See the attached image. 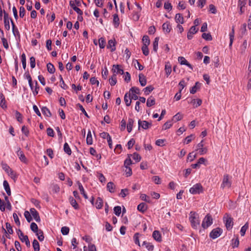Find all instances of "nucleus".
<instances>
[{
	"instance_id": "nucleus-1",
	"label": "nucleus",
	"mask_w": 251,
	"mask_h": 251,
	"mask_svg": "<svg viewBox=\"0 0 251 251\" xmlns=\"http://www.w3.org/2000/svg\"><path fill=\"white\" fill-rule=\"evenodd\" d=\"M199 215L196 212L191 211L190 213L189 220L193 228L197 229L200 225V220Z\"/></svg>"
},
{
	"instance_id": "nucleus-2",
	"label": "nucleus",
	"mask_w": 251,
	"mask_h": 251,
	"mask_svg": "<svg viewBox=\"0 0 251 251\" xmlns=\"http://www.w3.org/2000/svg\"><path fill=\"white\" fill-rule=\"evenodd\" d=\"M223 220L225 222L226 229L228 230H230L233 225V218L229 214L226 213L223 217Z\"/></svg>"
},
{
	"instance_id": "nucleus-3",
	"label": "nucleus",
	"mask_w": 251,
	"mask_h": 251,
	"mask_svg": "<svg viewBox=\"0 0 251 251\" xmlns=\"http://www.w3.org/2000/svg\"><path fill=\"white\" fill-rule=\"evenodd\" d=\"M231 181L230 180V177L228 175H224L221 187L222 189H224L226 187L229 188L231 187Z\"/></svg>"
},
{
	"instance_id": "nucleus-4",
	"label": "nucleus",
	"mask_w": 251,
	"mask_h": 251,
	"mask_svg": "<svg viewBox=\"0 0 251 251\" xmlns=\"http://www.w3.org/2000/svg\"><path fill=\"white\" fill-rule=\"evenodd\" d=\"M212 223L213 219L211 216L210 214H208L203 219L202 222L201 226L203 228L205 229L209 227L210 226H211L212 224Z\"/></svg>"
},
{
	"instance_id": "nucleus-5",
	"label": "nucleus",
	"mask_w": 251,
	"mask_h": 251,
	"mask_svg": "<svg viewBox=\"0 0 251 251\" xmlns=\"http://www.w3.org/2000/svg\"><path fill=\"white\" fill-rule=\"evenodd\" d=\"M189 192L192 194H198L203 192V187L200 183H197L191 187Z\"/></svg>"
},
{
	"instance_id": "nucleus-6",
	"label": "nucleus",
	"mask_w": 251,
	"mask_h": 251,
	"mask_svg": "<svg viewBox=\"0 0 251 251\" xmlns=\"http://www.w3.org/2000/svg\"><path fill=\"white\" fill-rule=\"evenodd\" d=\"M18 234L21 241L22 242H25L26 246L27 247H29L30 246V244L28 236L27 235H24V233L20 229L18 230Z\"/></svg>"
},
{
	"instance_id": "nucleus-7",
	"label": "nucleus",
	"mask_w": 251,
	"mask_h": 251,
	"mask_svg": "<svg viewBox=\"0 0 251 251\" xmlns=\"http://www.w3.org/2000/svg\"><path fill=\"white\" fill-rule=\"evenodd\" d=\"M223 232V230L220 227L213 229L210 233V238L214 239L219 237Z\"/></svg>"
},
{
	"instance_id": "nucleus-8",
	"label": "nucleus",
	"mask_w": 251,
	"mask_h": 251,
	"mask_svg": "<svg viewBox=\"0 0 251 251\" xmlns=\"http://www.w3.org/2000/svg\"><path fill=\"white\" fill-rule=\"evenodd\" d=\"M203 141H201L196 146V151H199L200 155L205 154L207 151L206 148H203Z\"/></svg>"
},
{
	"instance_id": "nucleus-9",
	"label": "nucleus",
	"mask_w": 251,
	"mask_h": 251,
	"mask_svg": "<svg viewBox=\"0 0 251 251\" xmlns=\"http://www.w3.org/2000/svg\"><path fill=\"white\" fill-rule=\"evenodd\" d=\"M138 125L139 129H140V127H142L144 129H147L151 127L152 124L151 123H149L146 121H141L139 120L138 121Z\"/></svg>"
},
{
	"instance_id": "nucleus-10",
	"label": "nucleus",
	"mask_w": 251,
	"mask_h": 251,
	"mask_svg": "<svg viewBox=\"0 0 251 251\" xmlns=\"http://www.w3.org/2000/svg\"><path fill=\"white\" fill-rule=\"evenodd\" d=\"M3 14L4 27L6 30H9L10 29L9 20H10L11 18H9L8 14L6 13L5 11H3Z\"/></svg>"
},
{
	"instance_id": "nucleus-11",
	"label": "nucleus",
	"mask_w": 251,
	"mask_h": 251,
	"mask_svg": "<svg viewBox=\"0 0 251 251\" xmlns=\"http://www.w3.org/2000/svg\"><path fill=\"white\" fill-rule=\"evenodd\" d=\"M247 0H238V7L240 8V14L241 15L245 12V6Z\"/></svg>"
},
{
	"instance_id": "nucleus-12",
	"label": "nucleus",
	"mask_w": 251,
	"mask_h": 251,
	"mask_svg": "<svg viewBox=\"0 0 251 251\" xmlns=\"http://www.w3.org/2000/svg\"><path fill=\"white\" fill-rule=\"evenodd\" d=\"M30 213L37 222H39L40 221V218L39 213L35 208H30Z\"/></svg>"
},
{
	"instance_id": "nucleus-13",
	"label": "nucleus",
	"mask_w": 251,
	"mask_h": 251,
	"mask_svg": "<svg viewBox=\"0 0 251 251\" xmlns=\"http://www.w3.org/2000/svg\"><path fill=\"white\" fill-rule=\"evenodd\" d=\"M112 71L115 74H120L121 75H123L124 73L123 69L120 68V66L119 65H113Z\"/></svg>"
},
{
	"instance_id": "nucleus-14",
	"label": "nucleus",
	"mask_w": 251,
	"mask_h": 251,
	"mask_svg": "<svg viewBox=\"0 0 251 251\" xmlns=\"http://www.w3.org/2000/svg\"><path fill=\"white\" fill-rule=\"evenodd\" d=\"M115 45L116 41L115 39L109 40L108 42V45L107 46V48L108 49H110L112 52L116 50Z\"/></svg>"
},
{
	"instance_id": "nucleus-15",
	"label": "nucleus",
	"mask_w": 251,
	"mask_h": 251,
	"mask_svg": "<svg viewBox=\"0 0 251 251\" xmlns=\"http://www.w3.org/2000/svg\"><path fill=\"white\" fill-rule=\"evenodd\" d=\"M17 155L19 156L20 160L25 163H27V159L25 156L24 152L21 151V149L19 148L17 151Z\"/></svg>"
},
{
	"instance_id": "nucleus-16",
	"label": "nucleus",
	"mask_w": 251,
	"mask_h": 251,
	"mask_svg": "<svg viewBox=\"0 0 251 251\" xmlns=\"http://www.w3.org/2000/svg\"><path fill=\"white\" fill-rule=\"evenodd\" d=\"M178 60L181 65H185L188 67L192 69V65L187 62L184 57L180 56L178 58Z\"/></svg>"
},
{
	"instance_id": "nucleus-17",
	"label": "nucleus",
	"mask_w": 251,
	"mask_h": 251,
	"mask_svg": "<svg viewBox=\"0 0 251 251\" xmlns=\"http://www.w3.org/2000/svg\"><path fill=\"white\" fill-rule=\"evenodd\" d=\"M152 237L154 240L160 242L162 241V237L160 233L157 230H155L152 233Z\"/></svg>"
},
{
	"instance_id": "nucleus-18",
	"label": "nucleus",
	"mask_w": 251,
	"mask_h": 251,
	"mask_svg": "<svg viewBox=\"0 0 251 251\" xmlns=\"http://www.w3.org/2000/svg\"><path fill=\"white\" fill-rule=\"evenodd\" d=\"M6 228L7 229V231H6L3 227H2V230L4 231V233L6 234H7L8 232L10 234H12L13 233V230L12 229V227L11 226L10 224L9 223H6Z\"/></svg>"
},
{
	"instance_id": "nucleus-19",
	"label": "nucleus",
	"mask_w": 251,
	"mask_h": 251,
	"mask_svg": "<svg viewBox=\"0 0 251 251\" xmlns=\"http://www.w3.org/2000/svg\"><path fill=\"white\" fill-rule=\"evenodd\" d=\"M139 81L142 86H145L147 84L146 76L142 74L139 75Z\"/></svg>"
},
{
	"instance_id": "nucleus-20",
	"label": "nucleus",
	"mask_w": 251,
	"mask_h": 251,
	"mask_svg": "<svg viewBox=\"0 0 251 251\" xmlns=\"http://www.w3.org/2000/svg\"><path fill=\"white\" fill-rule=\"evenodd\" d=\"M148 209L147 205L144 203L142 202L140 203L137 206V209L142 213L145 212Z\"/></svg>"
},
{
	"instance_id": "nucleus-21",
	"label": "nucleus",
	"mask_w": 251,
	"mask_h": 251,
	"mask_svg": "<svg viewBox=\"0 0 251 251\" xmlns=\"http://www.w3.org/2000/svg\"><path fill=\"white\" fill-rule=\"evenodd\" d=\"M77 185H78V189L80 192V193L83 196L84 198L85 199H88V196L87 195V194H86L85 191H84V189L82 186V185L81 184V183L79 181H78L77 182Z\"/></svg>"
},
{
	"instance_id": "nucleus-22",
	"label": "nucleus",
	"mask_w": 251,
	"mask_h": 251,
	"mask_svg": "<svg viewBox=\"0 0 251 251\" xmlns=\"http://www.w3.org/2000/svg\"><path fill=\"white\" fill-rule=\"evenodd\" d=\"M162 28L164 32H166V33H169L172 28L170 23L167 22L164 23L162 25Z\"/></svg>"
},
{
	"instance_id": "nucleus-23",
	"label": "nucleus",
	"mask_w": 251,
	"mask_h": 251,
	"mask_svg": "<svg viewBox=\"0 0 251 251\" xmlns=\"http://www.w3.org/2000/svg\"><path fill=\"white\" fill-rule=\"evenodd\" d=\"M69 200L70 204L75 209H78L79 208L78 204L76 202V200L74 199L73 197H70Z\"/></svg>"
},
{
	"instance_id": "nucleus-24",
	"label": "nucleus",
	"mask_w": 251,
	"mask_h": 251,
	"mask_svg": "<svg viewBox=\"0 0 251 251\" xmlns=\"http://www.w3.org/2000/svg\"><path fill=\"white\" fill-rule=\"evenodd\" d=\"M165 71L166 74L167 75V76L168 77L171 74L172 72V67L170 63L168 62L166 63L165 66Z\"/></svg>"
},
{
	"instance_id": "nucleus-25",
	"label": "nucleus",
	"mask_w": 251,
	"mask_h": 251,
	"mask_svg": "<svg viewBox=\"0 0 251 251\" xmlns=\"http://www.w3.org/2000/svg\"><path fill=\"white\" fill-rule=\"evenodd\" d=\"M124 100L127 106L130 105L131 100H130V93H126L124 96Z\"/></svg>"
},
{
	"instance_id": "nucleus-26",
	"label": "nucleus",
	"mask_w": 251,
	"mask_h": 251,
	"mask_svg": "<svg viewBox=\"0 0 251 251\" xmlns=\"http://www.w3.org/2000/svg\"><path fill=\"white\" fill-rule=\"evenodd\" d=\"M41 111L43 114L47 117H50L52 116L50 110L46 106L43 107L41 108Z\"/></svg>"
},
{
	"instance_id": "nucleus-27",
	"label": "nucleus",
	"mask_w": 251,
	"mask_h": 251,
	"mask_svg": "<svg viewBox=\"0 0 251 251\" xmlns=\"http://www.w3.org/2000/svg\"><path fill=\"white\" fill-rule=\"evenodd\" d=\"M0 106L2 108H5L7 107L5 104V100L4 95L2 93L0 92Z\"/></svg>"
},
{
	"instance_id": "nucleus-28",
	"label": "nucleus",
	"mask_w": 251,
	"mask_h": 251,
	"mask_svg": "<svg viewBox=\"0 0 251 251\" xmlns=\"http://www.w3.org/2000/svg\"><path fill=\"white\" fill-rule=\"evenodd\" d=\"M175 20L178 24H182L184 23V19L181 14L178 13L176 15Z\"/></svg>"
},
{
	"instance_id": "nucleus-29",
	"label": "nucleus",
	"mask_w": 251,
	"mask_h": 251,
	"mask_svg": "<svg viewBox=\"0 0 251 251\" xmlns=\"http://www.w3.org/2000/svg\"><path fill=\"white\" fill-rule=\"evenodd\" d=\"M107 190L110 192V193H114L115 192V185L112 182H109L107 184L106 186Z\"/></svg>"
},
{
	"instance_id": "nucleus-30",
	"label": "nucleus",
	"mask_w": 251,
	"mask_h": 251,
	"mask_svg": "<svg viewBox=\"0 0 251 251\" xmlns=\"http://www.w3.org/2000/svg\"><path fill=\"white\" fill-rule=\"evenodd\" d=\"M155 104V99L153 98L152 96L150 97L147 101V106L148 107H151L152 105H154Z\"/></svg>"
},
{
	"instance_id": "nucleus-31",
	"label": "nucleus",
	"mask_w": 251,
	"mask_h": 251,
	"mask_svg": "<svg viewBox=\"0 0 251 251\" xmlns=\"http://www.w3.org/2000/svg\"><path fill=\"white\" fill-rule=\"evenodd\" d=\"M200 88V83L199 82H196L195 85L191 88L190 92L191 94H195L197 92L198 90Z\"/></svg>"
},
{
	"instance_id": "nucleus-32",
	"label": "nucleus",
	"mask_w": 251,
	"mask_h": 251,
	"mask_svg": "<svg viewBox=\"0 0 251 251\" xmlns=\"http://www.w3.org/2000/svg\"><path fill=\"white\" fill-rule=\"evenodd\" d=\"M103 206V201L101 198L98 197L96 202V207L97 209H100L102 208Z\"/></svg>"
},
{
	"instance_id": "nucleus-33",
	"label": "nucleus",
	"mask_w": 251,
	"mask_h": 251,
	"mask_svg": "<svg viewBox=\"0 0 251 251\" xmlns=\"http://www.w3.org/2000/svg\"><path fill=\"white\" fill-rule=\"evenodd\" d=\"M133 124L134 120L132 119L129 118L127 125V130L128 132H130L131 131Z\"/></svg>"
},
{
	"instance_id": "nucleus-34",
	"label": "nucleus",
	"mask_w": 251,
	"mask_h": 251,
	"mask_svg": "<svg viewBox=\"0 0 251 251\" xmlns=\"http://www.w3.org/2000/svg\"><path fill=\"white\" fill-rule=\"evenodd\" d=\"M3 186L8 196L11 195V190L8 182L6 180L3 181Z\"/></svg>"
},
{
	"instance_id": "nucleus-35",
	"label": "nucleus",
	"mask_w": 251,
	"mask_h": 251,
	"mask_svg": "<svg viewBox=\"0 0 251 251\" xmlns=\"http://www.w3.org/2000/svg\"><path fill=\"white\" fill-rule=\"evenodd\" d=\"M47 67L48 72L50 74H53L55 72V69L51 63H48L47 65Z\"/></svg>"
},
{
	"instance_id": "nucleus-36",
	"label": "nucleus",
	"mask_w": 251,
	"mask_h": 251,
	"mask_svg": "<svg viewBox=\"0 0 251 251\" xmlns=\"http://www.w3.org/2000/svg\"><path fill=\"white\" fill-rule=\"evenodd\" d=\"M153 89H154V87L151 85H150V86H148L146 87V88H145L143 89V91L145 95H148L151 92H152L153 90Z\"/></svg>"
},
{
	"instance_id": "nucleus-37",
	"label": "nucleus",
	"mask_w": 251,
	"mask_h": 251,
	"mask_svg": "<svg viewBox=\"0 0 251 251\" xmlns=\"http://www.w3.org/2000/svg\"><path fill=\"white\" fill-rule=\"evenodd\" d=\"M183 114H181L179 112H178L173 117L172 120L176 122L181 120L183 118Z\"/></svg>"
},
{
	"instance_id": "nucleus-38",
	"label": "nucleus",
	"mask_w": 251,
	"mask_h": 251,
	"mask_svg": "<svg viewBox=\"0 0 251 251\" xmlns=\"http://www.w3.org/2000/svg\"><path fill=\"white\" fill-rule=\"evenodd\" d=\"M109 83L111 86L115 85L117 83L116 74H114L109 78Z\"/></svg>"
},
{
	"instance_id": "nucleus-39",
	"label": "nucleus",
	"mask_w": 251,
	"mask_h": 251,
	"mask_svg": "<svg viewBox=\"0 0 251 251\" xmlns=\"http://www.w3.org/2000/svg\"><path fill=\"white\" fill-rule=\"evenodd\" d=\"M142 245H145L148 251H152L153 250L154 246L150 243L147 242L146 241H144Z\"/></svg>"
},
{
	"instance_id": "nucleus-40",
	"label": "nucleus",
	"mask_w": 251,
	"mask_h": 251,
	"mask_svg": "<svg viewBox=\"0 0 251 251\" xmlns=\"http://www.w3.org/2000/svg\"><path fill=\"white\" fill-rule=\"evenodd\" d=\"M113 22L115 27H117L119 25V18L118 15L116 14L113 15Z\"/></svg>"
},
{
	"instance_id": "nucleus-41",
	"label": "nucleus",
	"mask_w": 251,
	"mask_h": 251,
	"mask_svg": "<svg viewBox=\"0 0 251 251\" xmlns=\"http://www.w3.org/2000/svg\"><path fill=\"white\" fill-rule=\"evenodd\" d=\"M86 143L88 145H92L93 143L92 134L90 130H89V131L88 132L86 138Z\"/></svg>"
},
{
	"instance_id": "nucleus-42",
	"label": "nucleus",
	"mask_w": 251,
	"mask_h": 251,
	"mask_svg": "<svg viewBox=\"0 0 251 251\" xmlns=\"http://www.w3.org/2000/svg\"><path fill=\"white\" fill-rule=\"evenodd\" d=\"M142 41L143 42V46H148L150 44L149 37L147 35H144L143 37Z\"/></svg>"
},
{
	"instance_id": "nucleus-43",
	"label": "nucleus",
	"mask_w": 251,
	"mask_h": 251,
	"mask_svg": "<svg viewBox=\"0 0 251 251\" xmlns=\"http://www.w3.org/2000/svg\"><path fill=\"white\" fill-rule=\"evenodd\" d=\"M64 151L68 155H71L72 151L67 143H65L64 145Z\"/></svg>"
},
{
	"instance_id": "nucleus-44",
	"label": "nucleus",
	"mask_w": 251,
	"mask_h": 251,
	"mask_svg": "<svg viewBox=\"0 0 251 251\" xmlns=\"http://www.w3.org/2000/svg\"><path fill=\"white\" fill-rule=\"evenodd\" d=\"M34 251H39L40 246L37 240L34 239L32 243Z\"/></svg>"
},
{
	"instance_id": "nucleus-45",
	"label": "nucleus",
	"mask_w": 251,
	"mask_h": 251,
	"mask_svg": "<svg viewBox=\"0 0 251 251\" xmlns=\"http://www.w3.org/2000/svg\"><path fill=\"white\" fill-rule=\"evenodd\" d=\"M248 227H249V225H248V223L245 224V225L241 227V230H240V233H241V235L242 236H244V235L245 234L246 231H247V230L248 228Z\"/></svg>"
},
{
	"instance_id": "nucleus-46",
	"label": "nucleus",
	"mask_w": 251,
	"mask_h": 251,
	"mask_svg": "<svg viewBox=\"0 0 251 251\" xmlns=\"http://www.w3.org/2000/svg\"><path fill=\"white\" fill-rule=\"evenodd\" d=\"M159 38L157 37L155 38L153 43V49L155 52L157 51Z\"/></svg>"
},
{
	"instance_id": "nucleus-47",
	"label": "nucleus",
	"mask_w": 251,
	"mask_h": 251,
	"mask_svg": "<svg viewBox=\"0 0 251 251\" xmlns=\"http://www.w3.org/2000/svg\"><path fill=\"white\" fill-rule=\"evenodd\" d=\"M202 38L207 41H211L212 40V37L210 33H203L202 34Z\"/></svg>"
},
{
	"instance_id": "nucleus-48",
	"label": "nucleus",
	"mask_w": 251,
	"mask_h": 251,
	"mask_svg": "<svg viewBox=\"0 0 251 251\" xmlns=\"http://www.w3.org/2000/svg\"><path fill=\"white\" fill-rule=\"evenodd\" d=\"M247 48V40H245L243 42L242 46L240 47V50H241V53L243 54V53H245Z\"/></svg>"
},
{
	"instance_id": "nucleus-49",
	"label": "nucleus",
	"mask_w": 251,
	"mask_h": 251,
	"mask_svg": "<svg viewBox=\"0 0 251 251\" xmlns=\"http://www.w3.org/2000/svg\"><path fill=\"white\" fill-rule=\"evenodd\" d=\"M130 155L132 156L133 159L135 160L136 162H139L141 159L140 155L136 152H134Z\"/></svg>"
},
{
	"instance_id": "nucleus-50",
	"label": "nucleus",
	"mask_w": 251,
	"mask_h": 251,
	"mask_svg": "<svg viewBox=\"0 0 251 251\" xmlns=\"http://www.w3.org/2000/svg\"><path fill=\"white\" fill-rule=\"evenodd\" d=\"M173 124L172 123V121H169L166 122L162 127V129L166 130L169 128H170L172 126Z\"/></svg>"
},
{
	"instance_id": "nucleus-51",
	"label": "nucleus",
	"mask_w": 251,
	"mask_h": 251,
	"mask_svg": "<svg viewBox=\"0 0 251 251\" xmlns=\"http://www.w3.org/2000/svg\"><path fill=\"white\" fill-rule=\"evenodd\" d=\"M130 92L135 94H140V90L138 87H132L129 90V93H130Z\"/></svg>"
},
{
	"instance_id": "nucleus-52",
	"label": "nucleus",
	"mask_w": 251,
	"mask_h": 251,
	"mask_svg": "<svg viewBox=\"0 0 251 251\" xmlns=\"http://www.w3.org/2000/svg\"><path fill=\"white\" fill-rule=\"evenodd\" d=\"M30 229L34 233L38 232L39 229L37 224L35 223H32L30 225Z\"/></svg>"
},
{
	"instance_id": "nucleus-53",
	"label": "nucleus",
	"mask_w": 251,
	"mask_h": 251,
	"mask_svg": "<svg viewBox=\"0 0 251 251\" xmlns=\"http://www.w3.org/2000/svg\"><path fill=\"white\" fill-rule=\"evenodd\" d=\"M4 200L6 202V207L8 209V210H11V208H12V206H11V203L9 200V199L8 198L7 196H5L4 197Z\"/></svg>"
},
{
	"instance_id": "nucleus-54",
	"label": "nucleus",
	"mask_w": 251,
	"mask_h": 251,
	"mask_svg": "<svg viewBox=\"0 0 251 251\" xmlns=\"http://www.w3.org/2000/svg\"><path fill=\"white\" fill-rule=\"evenodd\" d=\"M21 60L23 67L24 69H25L26 68V56L24 53H23L21 55Z\"/></svg>"
},
{
	"instance_id": "nucleus-55",
	"label": "nucleus",
	"mask_w": 251,
	"mask_h": 251,
	"mask_svg": "<svg viewBox=\"0 0 251 251\" xmlns=\"http://www.w3.org/2000/svg\"><path fill=\"white\" fill-rule=\"evenodd\" d=\"M24 216L28 222L29 223L31 222L32 218L30 215V213H29L28 211H25L24 213Z\"/></svg>"
},
{
	"instance_id": "nucleus-56",
	"label": "nucleus",
	"mask_w": 251,
	"mask_h": 251,
	"mask_svg": "<svg viewBox=\"0 0 251 251\" xmlns=\"http://www.w3.org/2000/svg\"><path fill=\"white\" fill-rule=\"evenodd\" d=\"M99 46L100 49H103L105 47V41L104 39L101 37L99 40Z\"/></svg>"
},
{
	"instance_id": "nucleus-57",
	"label": "nucleus",
	"mask_w": 251,
	"mask_h": 251,
	"mask_svg": "<svg viewBox=\"0 0 251 251\" xmlns=\"http://www.w3.org/2000/svg\"><path fill=\"white\" fill-rule=\"evenodd\" d=\"M51 188L54 193H57L60 191V187L57 184H53L51 186Z\"/></svg>"
},
{
	"instance_id": "nucleus-58",
	"label": "nucleus",
	"mask_w": 251,
	"mask_h": 251,
	"mask_svg": "<svg viewBox=\"0 0 251 251\" xmlns=\"http://www.w3.org/2000/svg\"><path fill=\"white\" fill-rule=\"evenodd\" d=\"M70 229L67 226H63L61 228V231L63 235H67L69 232Z\"/></svg>"
},
{
	"instance_id": "nucleus-59",
	"label": "nucleus",
	"mask_w": 251,
	"mask_h": 251,
	"mask_svg": "<svg viewBox=\"0 0 251 251\" xmlns=\"http://www.w3.org/2000/svg\"><path fill=\"white\" fill-rule=\"evenodd\" d=\"M114 212L117 216H119L121 213V207L120 206H116L114 208Z\"/></svg>"
},
{
	"instance_id": "nucleus-60",
	"label": "nucleus",
	"mask_w": 251,
	"mask_h": 251,
	"mask_svg": "<svg viewBox=\"0 0 251 251\" xmlns=\"http://www.w3.org/2000/svg\"><path fill=\"white\" fill-rule=\"evenodd\" d=\"M127 195H128V190L127 189H123L121 190L120 195L122 198L126 197Z\"/></svg>"
},
{
	"instance_id": "nucleus-61",
	"label": "nucleus",
	"mask_w": 251,
	"mask_h": 251,
	"mask_svg": "<svg viewBox=\"0 0 251 251\" xmlns=\"http://www.w3.org/2000/svg\"><path fill=\"white\" fill-rule=\"evenodd\" d=\"M15 116H16V118L18 122H19L20 123L22 122V121H23L22 115L18 111H16L15 112Z\"/></svg>"
},
{
	"instance_id": "nucleus-62",
	"label": "nucleus",
	"mask_w": 251,
	"mask_h": 251,
	"mask_svg": "<svg viewBox=\"0 0 251 251\" xmlns=\"http://www.w3.org/2000/svg\"><path fill=\"white\" fill-rule=\"evenodd\" d=\"M148 47V46L143 45L142 47V50L143 51V53L146 56L148 55L149 53V50Z\"/></svg>"
},
{
	"instance_id": "nucleus-63",
	"label": "nucleus",
	"mask_w": 251,
	"mask_h": 251,
	"mask_svg": "<svg viewBox=\"0 0 251 251\" xmlns=\"http://www.w3.org/2000/svg\"><path fill=\"white\" fill-rule=\"evenodd\" d=\"M232 248L238 247L239 244V240L238 238L237 237L235 240L232 239Z\"/></svg>"
},
{
	"instance_id": "nucleus-64",
	"label": "nucleus",
	"mask_w": 251,
	"mask_h": 251,
	"mask_svg": "<svg viewBox=\"0 0 251 251\" xmlns=\"http://www.w3.org/2000/svg\"><path fill=\"white\" fill-rule=\"evenodd\" d=\"M196 157V154H194L193 152L190 153L187 156V160H189L190 162L193 161Z\"/></svg>"
}]
</instances>
